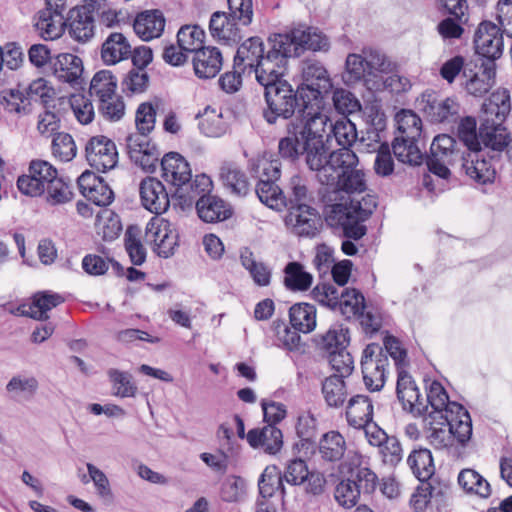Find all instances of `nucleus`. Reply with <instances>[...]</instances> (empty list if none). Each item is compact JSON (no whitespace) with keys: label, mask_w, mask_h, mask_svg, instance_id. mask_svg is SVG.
Instances as JSON below:
<instances>
[{"label":"nucleus","mask_w":512,"mask_h":512,"mask_svg":"<svg viewBox=\"0 0 512 512\" xmlns=\"http://www.w3.org/2000/svg\"><path fill=\"white\" fill-rule=\"evenodd\" d=\"M329 117L316 113L305 119L295 117L286 125L287 135L279 140L278 152L284 159L295 161L305 155L310 170L317 171L328 152L324 135Z\"/></svg>","instance_id":"f257e3e1"},{"label":"nucleus","mask_w":512,"mask_h":512,"mask_svg":"<svg viewBox=\"0 0 512 512\" xmlns=\"http://www.w3.org/2000/svg\"><path fill=\"white\" fill-rule=\"evenodd\" d=\"M283 70L265 76L258 81L264 87V99L266 107L263 109V118L270 124H276L278 119L292 120L295 117H308L318 113L313 110L308 94L303 90H295L292 85L283 79Z\"/></svg>","instance_id":"f03ea898"},{"label":"nucleus","mask_w":512,"mask_h":512,"mask_svg":"<svg viewBox=\"0 0 512 512\" xmlns=\"http://www.w3.org/2000/svg\"><path fill=\"white\" fill-rule=\"evenodd\" d=\"M287 39L281 34H274L268 38L269 49L265 52L263 40L258 36L246 39L236 51L233 62L235 68H240L248 74H255L258 81L265 79L277 69H284Z\"/></svg>","instance_id":"7ed1b4c3"},{"label":"nucleus","mask_w":512,"mask_h":512,"mask_svg":"<svg viewBox=\"0 0 512 512\" xmlns=\"http://www.w3.org/2000/svg\"><path fill=\"white\" fill-rule=\"evenodd\" d=\"M358 157L351 149H338L326 153L321 167L316 171L317 180L347 194L366 190L365 174L357 169Z\"/></svg>","instance_id":"20e7f679"},{"label":"nucleus","mask_w":512,"mask_h":512,"mask_svg":"<svg viewBox=\"0 0 512 512\" xmlns=\"http://www.w3.org/2000/svg\"><path fill=\"white\" fill-rule=\"evenodd\" d=\"M160 164L163 179L176 187L173 198L181 209L191 208L200 193L211 191V179L205 174H200L192 180L190 164L178 152L165 154Z\"/></svg>","instance_id":"39448f33"},{"label":"nucleus","mask_w":512,"mask_h":512,"mask_svg":"<svg viewBox=\"0 0 512 512\" xmlns=\"http://www.w3.org/2000/svg\"><path fill=\"white\" fill-rule=\"evenodd\" d=\"M376 206V199L372 195H366L361 200L342 197L340 202L325 205V221L331 227L340 228L344 237L360 240L367 233L364 222Z\"/></svg>","instance_id":"423d86ee"},{"label":"nucleus","mask_w":512,"mask_h":512,"mask_svg":"<svg viewBox=\"0 0 512 512\" xmlns=\"http://www.w3.org/2000/svg\"><path fill=\"white\" fill-rule=\"evenodd\" d=\"M229 12L216 11L211 15L209 29L219 42L232 45L243 38L238 25L249 26L253 20L252 0H227Z\"/></svg>","instance_id":"0eeeda50"},{"label":"nucleus","mask_w":512,"mask_h":512,"mask_svg":"<svg viewBox=\"0 0 512 512\" xmlns=\"http://www.w3.org/2000/svg\"><path fill=\"white\" fill-rule=\"evenodd\" d=\"M424 401L434 412L441 413V418L449 421L451 427L456 432H460L462 437L468 436L470 431L469 412L461 404L449 400V396L440 382H431Z\"/></svg>","instance_id":"6e6552de"},{"label":"nucleus","mask_w":512,"mask_h":512,"mask_svg":"<svg viewBox=\"0 0 512 512\" xmlns=\"http://www.w3.org/2000/svg\"><path fill=\"white\" fill-rule=\"evenodd\" d=\"M105 0H84L83 5L71 8L65 19L69 36L78 43H87L95 35L94 13L99 12Z\"/></svg>","instance_id":"1a4fd4ad"},{"label":"nucleus","mask_w":512,"mask_h":512,"mask_svg":"<svg viewBox=\"0 0 512 512\" xmlns=\"http://www.w3.org/2000/svg\"><path fill=\"white\" fill-rule=\"evenodd\" d=\"M282 37L287 39L284 46L287 53L285 55V63L290 57H299L306 50L322 51L328 50L329 41L327 37L318 29L298 25L287 33H280Z\"/></svg>","instance_id":"9d476101"},{"label":"nucleus","mask_w":512,"mask_h":512,"mask_svg":"<svg viewBox=\"0 0 512 512\" xmlns=\"http://www.w3.org/2000/svg\"><path fill=\"white\" fill-rule=\"evenodd\" d=\"M462 153L457 148V141L452 136L438 135L430 147V155L427 158L428 168L433 174L447 178L450 175L448 166L461 159Z\"/></svg>","instance_id":"9b49d317"},{"label":"nucleus","mask_w":512,"mask_h":512,"mask_svg":"<svg viewBox=\"0 0 512 512\" xmlns=\"http://www.w3.org/2000/svg\"><path fill=\"white\" fill-rule=\"evenodd\" d=\"M388 356L378 344H368L362 353L361 369L364 384L370 391H379L386 381Z\"/></svg>","instance_id":"f8f14e48"},{"label":"nucleus","mask_w":512,"mask_h":512,"mask_svg":"<svg viewBox=\"0 0 512 512\" xmlns=\"http://www.w3.org/2000/svg\"><path fill=\"white\" fill-rule=\"evenodd\" d=\"M462 167L467 176L479 184L493 183L498 159L481 147L462 153Z\"/></svg>","instance_id":"ddd939ff"},{"label":"nucleus","mask_w":512,"mask_h":512,"mask_svg":"<svg viewBox=\"0 0 512 512\" xmlns=\"http://www.w3.org/2000/svg\"><path fill=\"white\" fill-rule=\"evenodd\" d=\"M463 79L461 85L465 92L481 98L496 84V63L492 60H481L474 68L464 69Z\"/></svg>","instance_id":"4468645a"},{"label":"nucleus","mask_w":512,"mask_h":512,"mask_svg":"<svg viewBox=\"0 0 512 512\" xmlns=\"http://www.w3.org/2000/svg\"><path fill=\"white\" fill-rule=\"evenodd\" d=\"M85 157L88 164L99 172L116 167L118 152L115 143L104 135L91 137L85 145Z\"/></svg>","instance_id":"2eb2a0df"},{"label":"nucleus","mask_w":512,"mask_h":512,"mask_svg":"<svg viewBox=\"0 0 512 512\" xmlns=\"http://www.w3.org/2000/svg\"><path fill=\"white\" fill-rule=\"evenodd\" d=\"M28 171L29 174L18 178L17 187L22 194L31 197L44 194L50 179L57 174V169L44 160H32Z\"/></svg>","instance_id":"dca6fc26"},{"label":"nucleus","mask_w":512,"mask_h":512,"mask_svg":"<svg viewBox=\"0 0 512 512\" xmlns=\"http://www.w3.org/2000/svg\"><path fill=\"white\" fill-rule=\"evenodd\" d=\"M419 107L434 123H451L459 117L460 104L453 98L440 99L434 91L422 93Z\"/></svg>","instance_id":"f3484780"},{"label":"nucleus","mask_w":512,"mask_h":512,"mask_svg":"<svg viewBox=\"0 0 512 512\" xmlns=\"http://www.w3.org/2000/svg\"><path fill=\"white\" fill-rule=\"evenodd\" d=\"M503 35L501 28L491 21H482L474 35L476 53L481 56L479 60H492L500 58L503 53Z\"/></svg>","instance_id":"a211bd4d"},{"label":"nucleus","mask_w":512,"mask_h":512,"mask_svg":"<svg viewBox=\"0 0 512 512\" xmlns=\"http://www.w3.org/2000/svg\"><path fill=\"white\" fill-rule=\"evenodd\" d=\"M126 148L131 161L135 165L147 172L155 171L160 152L155 144L151 143L148 134L132 133L128 135Z\"/></svg>","instance_id":"6ab92c4d"},{"label":"nucleus","mask_w":512,"mask_h":512,"mask_svg":"<svg viewBox=\"0 0 512 512\" xmlns=\"http://www.w3.org/2000/svg\"><path fill=\"white\" fill-rule=\"evenodd\" d=\"M178 235L171 228L169 221L154 218L145 229V239L154 245V251L161 257L168 258L174 253Z\"/></svg>","instance_id":"aec40b11"},{"label":"nucleus","mask_w":512,"mask_h":512,"mask_svg":"<svg viewBox=\"0 0 512 512\" xmlns=\"http://www.w3.org/2000/svg\"><path fill=\"white\" fill-rule=\"evenodd\" d=\"M396 394L403 409L414 416H423L429 413L427 403L421 397L415 381L405 369H399L397 372Z\"/></svg>","instance_id":"412c9836"},{"label":"nucleus","mask_w":512,"mask_h":512,"mask_svg":"<svg viewBox=\"0 0 512 512\" xmlns=\"http://www.w3.org/2000/svg\"><path fill=\"white\" fill-rule=\"evenodd\" d=\"M302 85L300 91H308L309 98L318 99L327 93L331 87V79L326 68L318 61H306L302 67Z\"/></svg>","instance_id":"4be33fe9"},{"label":"nucleus","mask_w":512,"mask_h":512,"mask_svg":"<svg viewBox=\"0 0 512 512\" xmlns=\"http://www.w3.org/2000/svg\"><path fill=\"white\" fill-rule=\"evenodd\" d=\"M139 192L143 207L151 213L160 215L169 208L168 192L157 178H144L140 183Z\"/></svg>","instance_id":"5701e85b"},{"label":"nucleus","mask_w":512,"mask_h":512,"mask_svg":"<svg viewBox=\"0 0 512 512\" xmlns=\"http://www.w3.org/2000/svg\"><path fill=\"white\" fill-rule=\"evenodd\" d=\"M287 221L295 234L313 237L321 227V218L311 205L290 206Z\"/></svg>","instance_id":"b1692460"},{"label":"nucleus","mask_w":512,"mask_h":512,"mask_svg":"<svg viewBox=\"0 0 512 512\" xmlns=\"http://www.w3.org/2000/svg\"><path fill=\"white\" fill-rule=\"evenodd\" d=\"M511 110V96L507 89L494 91L482 104L480 122L504 124Z\"/></svg>","instance_id":"393cba45"},{"label":"nucleus","mask_w":512,"mask_h":512,"mask_svg":"<svg viewBox=\"0 0 512 512\" xmlns=\"http://www.w3.org/2000/svg\"><path fill=\"white\" fill-rule=\"evenodd\" d=\"M200 193L195 199L196 210L199 218L207 223H216L228 219L232 215V209L228 203L215 195Z\"/></svg>","instance_id":"a878e982"},{"label":"nucleus","mask_w":512,"mask_h":512,"mask_svg":"<svg viewBox=\"0 0 512 512\" xmlns=\"http://www.w3.org/2000/svg\"><path fill=\"white\" fill-rule=\"evenodd\" d=\"M247 442L253 448H261L265 453L276 454L283 446L282 431L274 425L254 428L246 435Z\"/></svg>","instance_id":"bb28decb"},{"label":"nucleus","mask_w":512,"mask_h":512,"mask_svg":"<svg viewBox=\"0 0 512 512\" xmlns=\"http://www.w3.org/2000/svg\"><path fill=\"white\" fill-rule=\"evenodd\" d=\"M132 46L127 37L120 32H111L101 46V59L106 65H115L128 59Z\"/></svg>","instance_id":"cd10ccee"},{"label":"nucleus","mask_w":512,"mask_h":512,"mask_svg":"<svg viewBox=\"0 0 512 512\" xmlns=\"http://www.w3.org/2000/svg\"><path fill=\"white\" fill-rule=\"evenodd\" d=\"M317 450L324 462L337 463L344 458L348 446L346 439L339 431L330 430L320 437Z\"/></svg>","instance_id":"c85d7f7f"},{"label":"nucleus","mask_w":512,"mask_h":512,"mask_svg":"<svg viewBox=\"0 0 512 512\" xmlns=\"http://www.w3.org/2000/svg\"><path fill=\"white\" fill-rule=\"evenodd\" d=\"M222 67V54L216 47H204L193 56L195 75L201 79L215 77Z\"/></svg>","instance_id":"c756f323"},{"label":"nucleus","mask_w":512,"mask_h":512,"mask_svg":"<svg viewBox=\"0 0 512 512\" xmlns=\"http://www.w3.org/2000/svg\"><path fill=\"white\" fill-rule=\"evenodd\" d=\"M53 74L61 82L71 85L79 84L83 74L82 59L71 53L57 55L53 62Z\"/></svg>","instance_id":"7c9ffc66"},{"label":"nucleus","mask_w":512,"mask_h":512,"mask_svg":"<svg viewBox=\"0 0 512 512\" xmlns=\"http://www.w3.org/2000/svg\"><path fill=\"white\" fill-rule=\"evenodd\" d=\"M165 27V18L160 10L139 13L133 24L135 33L144 41L158 38Z\"/></svg>","instance_id":"2f4dec72"},{"label":"nucleus","mask_w":512,"mask_h":512,"mask_svg":"<svg viewBox=\"0 0 512 512\" xmlns=\"http://www.w3.org/2000/svg\"><path fill=\"white\" fill-rule=\"evenodd\" d=\"M346 420L348 425L360 429L373 420V404L366 395L351 397L346 406Z\"/></svg>","instance_id":"473e14b6"},{"label":"nucleus","mask_w":512,"mask_h":512,"mask_svg":"<svg viewBox=\"0 0 512 512\" xmlns=\"http://www.w3.org/2000/svg\"><path fill=\"white\" fill-rule=\"evenodd\" d=\"M313 283V275L297 261L288 262L283 269V285L291 292H305Z\"/></svg>","instance_id":"72a5a7b5"},{"label":"nucleus","mask_w":512,"mask_h":512,"mask_svg":"<svg viewBox=\"0 0 512 512\" xmlns=\"http://www.w3.org/2000/svg\"><path fill=\"white\" fill-rule=\"evenodd\" d=\"M219 177L230 193L245 196L250 191L246 174L233 162H224L220 167Z\"/></svg>","instance_id":"f704fd0d"},{"label":"nucleus","mask_w":512,"mask_h":512,"mask_svg":"<svg viewBox=\"0 0 512 512\" xmlns=\"http://www.w3.org/2000/svg\"><path fill=\"white\" fill-rule=\"evenodd\" d=\"M479 141L486 148L494 152H502L509 144V133L504 124L481 122L479 127Z\"/></svg>","instance_id":"c9c22d12"},{"label":"nucleus","mask_w":512,"mask_h":512,"mask_svg":"<svg viewBox=\"0 0 512 512\" xmlns=\"http://www.w3.org/2000/svg\"><path fill=\"white\" fill-rule=\"evenodd\" d=\"M63 16L57 15L48 9L40 10L36 15L35 28L39 35L45 40L59 38L65 26Z\"/></svg>","instance_id":"e433bc0d"},{"label":"nucleus","mask_w":512,"mask_h":512,"mask_svg":"<svg viewBox=\"0 0 512 512\" xmlns=\"http://www.w3.org/2000/svg\"><path fill=\"white\" fill-rule=\"evenodd\" d=\"M64 302V298L57 293L48 291L34 295L33 301L22 313L36 320H46L47 312Z\"/></svg>","instance_id":"4c0bfd02"},{"label":"nucleus","mask_w":512,"mask_h":512,"mask_svg":"<svg viewBox=\"0 0 512 512\" xmlns=\"http://www.w3.org/2000/svg\"><path fill=\"white\" fill-rule=\"evenodd\" d=\"M289 319L295 330L310 333L316 327V308L309 303H296L289 309Z\"/></svg>","instance_id":"58836bf2"},{"label":"nucleus","mask_w":512,"mask_h":512,"mask_svg":"<svg viewBox=\"0 0 512 512\" xmlns=\"http://www.w3.org/2000/svg\"><path fill=\"white\" fill-rule=\"evenodd\" d=\"M248 170L258 181H278L281 176V162L279 159L257 156L249 160Z\"/></svg>","instance_id":"ea45409f"},{"label":"nucleus","mask_w":512,"mask_h":512,"mask_svg":"<svg viewBox=\"0 0 512 512\" xmlns=\"http://www.w3.org/2000/svg\"><path fill=\"white\" fill-rule=\"evenodd\" d=\"M472 435V421L470 420V431L467 437H462L460 432H456L449 421L444 419L440 426H431L430 434L428 436L429 442L436 449H443L452 444V438H455L461 445H465Z\"/></svg>","instance_id":"a19ab883"},{"label":"nucleus","mask_w":512,"mask_h":512,"mask_svg":"<svg viewBox=\"0 0 512 512\" xmlns=\"http://www.w3.org/2000/svg\"><path fill=\"white\" fill-rule=\"evenodd\" d=\"M240 261L256 285L266 287L270 284L272 269L264 262L257 261L250 249L245 248L241 251Z\"/></svg>","instance_id":"79ce46f5"},{"label":"nucleus","mask_w":512,"mask_h":512,"mask_svg":"<svg viewBox=\"0 0 512 512\" xmlns=\"http://www.w3.org/2000/svg\"><path fill=\"white\" fill-rule=\"evenodd\" d=\"M459 486L469 494L480 498H488L491 495L490 483L476 470L462 469L458 475Z\"/></svg>","instance_id":"37998d69"},{"label":"nucleus","mask_w":512,"mask_h":512,"mask_svg":"<svg viewBox=\"0 0 512 512\" xmlns=\"http://www.w3.org/2000/svg\"><path fill=\"white\" fill-rule=\"evenodd\" d=\"M283 481L284 478L277 466H267L258 480L260 498L269 499L277 492L283 497L285 495Z\"/></svg>","instance_id":"c03bdc74"},{"label":"nucleus","mask_w":512,"mask_h":512,"mask_svg":"<svg viewBox=\"0 0 512 512\" xmlns=\"http://www.w3.org/2000/svg\"><path fill=\"white\" fill-rule=\"evenodd\" d=\"M276 182L277 181H258L255 193L264 205L271 209L281 211L283 208L287 207V201L283 191Z\"/></svg>","instance_id":"a18cd8bd"},{"label":"nucleus","mask_w":512,"mask_h":512,"mask_svg":"<svg viewBox=\"0 0 512 512\" xmlns=\"http://www.w3.org/2000/svg\"><path fill=\"white\" fill-rule=\"evenodd\" d=\"M316 341L318 347L329 354L340 351L349 344V330L342 325L334 324L324 334L319 335Z\"/></svg>","instance_id":"49530a36"},{"label":"nucleus","mask_w":512,"mask_h":512,"mask_svg":"<svg viewBox=\"0 0 512 512\" xmlns=\"http://www.w3.org/2000/svg\"><path fill=\"white\" fill-rule=\"evenodd\" d=\"M322 394L329 407H342L348 396L344 378L339 375L327 377L322 383Z\"/></svg>","instance_id":"de8ad7c7"},{"label":"nucleus","mask_w":512,"mask_h":512,"mask_svg":"<svg viewBox=\"0 0 512 512\" xmlns=\"http://www.w3.org/2000/svg\"><path fill=\"white\" fill-rule=\"evenodd\" d=\"M418 140L397 135L392 142V151L399 162L419 165L422 163V153L417 145Z\"/></svg>","instance_id":"09e8293b"},{"label":"nucleus","mask_w":512,"mask_h":512,"mask_svg":"<svg viewBox=\"0 0 512 512\" xmlns=\"http://www.w3.org/2000/svg\"><path fill=\"white\" fill-rule=\"evenodd\" d=\"M398 135L419 140L422 134V120L412 110L402 109L395 115Z\"/></svg>","instance_id":"8fccbe9b"},{"label":"nucleus","mask_w":512,"mask_h":512,"mask_svg":"<svg viewBox=\"0 0 512 512\" xmlns=\"http://www.w3.org/2000/svg\"><path fill=\"white\" fill-rule=\"evenodd\" d=\"M413 474L421 482H425L434 474L431 452L428 449L414 450L407 459Z\"/></svg>","instance_id":"3c124183"},{"label":"nucleus","mask_w":512,"mask_h":512,"mask_svg":"<svg viewBox=\"0 0 512 512\" xmlns=\"http://www.w3.org/2000/svg\"><path fill=\"white\" fill-rule=\"evenodd\" d=\"M327 127L335 137L338 145L342 146L341 149H349L357 140L356 126L347 116L340 117L334 123L329 120Z\"/></svg>","instance_id":"603ef678"},{"label":"nucleus","mask_w":512,"mask_h":512,"mask_svg":"<svg viewBox=\"0 0 512 512\" xmlns=\"http://www.w3.org/2000/svg\"><path fill=\"white\" fill-rule=\"evenodd\" d=\"M198 127L202 134L208 137H220L226 132V123L222 114L215 109L206 107L202 113L197 114Z\"/></svg>","instance_id":"864d4df0"},{"label":"nucleus","mask_w":512,"mask_h":512,"mask_svg":"<svg viewBox=\"0 0 512 512\" xmlns=\"http://www.w3.org/2000/svg\"><path fill=\"white\" fill-rule=\"evenodd\" d=\"M117 79L110 70L96 72L90 82L89 93L92 97L102 99L116 94Z\"/></svg>","instance_id":"5fc2aeb1"},{"label":"nucleus","mask_w":512,"mask_h":512,"mask_svg":"<svg viewBox=\"0 0 512 512\" xmlns=\"http://www.w3.org/2000/svg\"><path fill=\"white\" fill-rule=\"evenodd\" d=\"M107 374L112 383L113 395L121 398L136 396L138 388L130 373L112 368L108 370Z\"/></svg>","instance_id":"6e6d98bb"},{"label":"nucleus","mask_w":512,"mask_h":512,"mask_svg":"<svg viewBox=\"0 0 512 512\" xmlns=\"http://www.w3.org/2000/svg\"><path fill=\"white\" fill-rule=\"evenodd\" d=\"M338 308L346 318L355 317L365 310V298L356 289L343 288L339 299Z\"/></svg>","instance_id":"4d7b16f0"},{"label":"nucleus","mask_w":512,"mask_h":512,"mask_svg":"<svg viewBox=\"0 0 512 512\" xmlns=\"http://www.w3.org/2000/svg\"><path fill=\"white\" fill-rule=\"evenodd\" d=\"M0 104L6 112L11 114L26 115L31 111V103L29 99L18 89L2 91Z\"/></svg>","instance_id":"13d9d810"},{"label":"nucleus","mask_w":512,"mask_h":512,"mask_svg":"<svg viewBox=\"0 0 512 512\" xmlns=\"http://www.w3.org/2000/svg\"><path fill=\"white\" fill-rule=\"evenodd\" d=\"M44 193H46L47 202L51 205L65 204L73 199L70 183L58 177V173L50 179Z\"/></svg>","instance_id":"bf43d9fd"},{"label":"nucleus","mask_w":512,"mask_h":512,"mask_svg":"<svg viewBox=\"0 0 512 512\" xmlns=\"http://www.w3.org/2000/svg\"><path fill=\"white\" fill-rule=\"evenodd\" d=\"M204 31L198 26L186 25L177 33V44L186 52H194L203 49Z\"/></svg>","instance_id":"052dcab7"},{"label":"nucleus","mask_w":512,"mask_h":512,"mask_svg":"<svg viewBox=\"0 0 512 512\" xmlns=\"http://www.w3.org/2000/svg\"><path fill=\"white\" fill-rule=\"evenodd\" d=\"M312 200L307 181L299 175L292 176L289 181V198H286L287 206L310 205Z\"/></svg>","instance_id":"680f3d73"},{"label":"nucleus","mask_w":512,"mask_h":512,"mask_svg":"<svg viewBox=\"0 0 512 512\" xmlns=\"http://www.w3.org/2000/svg\"><path fill=\"white\" fill-rule=\"evenodd\" d=\"M53 155L63 162H69L77 154V146L74 139L68 133H57L52 141Z\"/></svg>","instance_id":"e2e57ef3"},{"label":"nucleus","mask_w":512,"mask_h":512,"mask_svg":"<svg viewBox=\"0 0 512 512\" xmlns=\"http://www.w3.org/2000/svg\"><path fill=\"white\" fill-rule=\"evenodd\" d=\"M97 226L99 233L102 234L104 241H112L116 239L122 231V225L119 216L109 210H106L101 215H98Z\"/></svg>","instance_id":"0e129e2a"},{"label":"nucleus","mask_w":512,"mask_h":512,"mask_svg":"<svg viewBox=\"0 0 512 512\" xmlns=\"http://www.w3.org/2000/svg\"><path fill=\"white\" fill-rule=\"evenodd\" d=\"M140 230L130 226L125 233V247L134 265H141L146 259V250L139 239Z\"/></svg>","instance_id":"69168bd1"},{"label":"nucleus","mask_w":512,"mask_h":512,"mask_svg":"<svg viewBox=\"0 0 512 512\" xmlns=\"http://www.w3.org/2000/svg\"><path fill=\"white\" fill-rule=\"evenodd\" d=\"M459 140L467 148L468 151L480 147L479 132L477 133L476 120L467 116L462 118L457 129Z\"/></svg>","instance_id":"338daca9"},{"label":"nucleus","mask_w":512,"mask_h":512,"mask_svg":"<svg viewBox=\"0 0 512 512\" xmlns=\"http://www.w3.org/2000/svg\"><path fill=\"white\" fill-rule=\"evenodd\" d=\"M333 104L335 109L343 116L356 113L361 110L360 101L350 91L338 88L333 92Z\"/></svg>","instance_id":"774afa93"}]
</instances>
